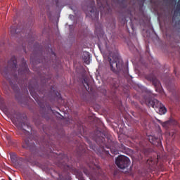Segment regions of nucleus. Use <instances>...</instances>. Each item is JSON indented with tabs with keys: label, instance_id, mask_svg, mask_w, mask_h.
Listing matches in <instances>:
<instances>
[{
	"label": "nucleus",
	"instance_id": "obj_1",
	"mask_svg": "<svg viewBox=\"0 0 180 180\" xmlns=\"http://www.w3.org/2000/svg\"><path fill=\"white\" fill-rule=\"evenodd\" d=\"M16 57L13 56L10 60L8 62L7 67L4 69L0 67V72L3 77H6L8 74H13V75H17V72L18 75H23L29 72V68H27V64L25 61V58H22L20 68L18 69V65L16 64Z\"/></svg>",
	"mask_w": 180,
	"mask_h": 180
},
{
	"label": "nucleus",
	"instance_id": "obj_2",
	"mask_svg": "<svg viewBox=\"0 0 180 180\" xmlns=\"http://www.w3.org/2000/svg\"><path fill=\"white\" fill-rule=\"evenodd\" d=\"M110 68L115 74H122L124 77L129 75V68L124 65L122 60L117 53H110L108 56Z\"/></svg>",
	"mask_w": 180,
	"mask_h": 180
},
{
	"label": "nucleus",
	"instance_id": "obj_3",
	"mask_svg": "<svg viewBox=\"0 0 180 180\" xmlns=\"http://www.w3.org/2000/svg\"><path fill=\"white\" fill-rule=\"evenodd\" d=\"M11 119L13 124H15L18 127V129H20V130H21L22 136L24 140L22 148H32V147H34V143H30V138L32 137V134L30 132L25 129V127L29 129V125L23 122H20L19 118L15 117V115H11Z\"/></svg>",
	"mask_w": 180,
	"mask_h": 180
},
{
	"label": "nucleus",
	"instance_id": "obj_4",
	"mask_svg": "<svg viewBox=\"0 0 180 180\" xmlns=\"http://www.w3.org/2000/svg\"><path fill=\"white\" fill-rule=\"evenodd\" d=\"M144 101L146 105L149 108L151 107L158 109L159 115H165L167 113V108L158 100L150 97H145Z\"/></svg>",
	"mask_w": 180,
	"mask_h": 180
},
{
	"label": "nucleus",
	"instance_id": "obj_5",
	"mask_svg": "<svg viewBox=\"0 0 180 180\" xmlns=\"http://www.w3.org/2000/svg\"><path fill=\"white\" fill-rule=\"evenodd\" d=\"M115 164L121 169H126L130 165V159L124 155H120L115 159Z\"/></svg>",
	"mask_w": 180,
	"mask_h": 180
},
{
	"label": "nucleus",
	"instance_id": "obj_6",
	"mask_svg": "<svg viewBox=\"0 0 180 180\" xmlns=\"http://www.w3.org/2000/svg\"><path fill=\"white\" fill-rule=\"evenodd\" d=\"M88 8L90 12L91 18H92V19H98L99 11H96V7H95V1H90V6H88Z\"/></svg>",
	"mask_w": 180,
	"mask_h": 180
},
{
	"label": "nucleus",
	"instance_id": "obj_7",
	"mask_svg": "<svg viewBox=\"0 0 180 180\" xmlns=\"http://www.w3.org/2000/svg\"><path fill=\"white\" fill-rule=\"evenodd\" d=\"M146 79L148 81H151V82L153 83V84L154 85V86L155 88H160L161 87V82H160L158 81V79H157V77H155V76L153 75H148L146 76Z\"/></svg>",
	"mask_w": 180,
	"mask_h": 180
},
{
	"label": "nucleus",
	"instance_id": "obj_8",
	"mask_svg": "<svg viewBox=\"0 0 180 180\" xmlns=\"http://www.w3.org/2000/svg\"><path fill=\"white\" fill-rule=\"evenodd\" d=\"M148 139L151 144H153V146H161V139H160L158 137L149 135L148 136Z\"/></svg>",
	"mask_w": 180,
	"mask_h": 180
},
{
	"label": "nucleus",
	"instance_id": "obj_9",
	"mask_svg": "<svg viewBox=\"0 0 180 180\" xmlns=\"http://www.w3.org/2000/svg\"><path fill=\"white\" fill-rule=\"evenodd\" d=\"M95 141L100 147H102V145L105 144V137L102 136V132L100 131L98 133V136L95 139Z\"/></svg>",
	"mask_w": 180,
	"mask_h": 180
},
{
	"label": "nucleus",
	"instance_id": "obj_10",
	"mask_svg": "<svg viewBox=\"0 0 180 180\" xmlns=\"http://www.w3.org/2000/svg\"><path fill=\"white\" fill-rule=\"evenodd\" d=\"M108 81L110 82L111 86L114 89H117V88L119 87V82L117 81V79L110 78Z\"/></svg>",
	"mask_w": 180,
	"mask_h": 180
},
{
	"label": "nucleus",
	"instance_id": "obj_11",
	"mask_svg": "<svg viewBox=\"0 0 180 180\" xmlns=\"http://www.w3.org/2000/svg\"><path fill=\"white\" fill-rule=\"evenodd\" d=\"M169 124H172L173 126H178V121L175 120H170L169 121H167L166 122H164L162 126L163 127H168Z\"/></svg>",
	"mask_w": 180,
	"mask_h": 180
},
{
	"label": "nucleus",
	"instance_id": "obj_12",
	"mask_svg": "<svg viewBox=\"0 0 180 180\" xmlns=\"http://www.w3.org/2000/svg\"><path fill=\"white\" fill-rule=\"evenodd\" d=\"M86 152V149L85 148V146H84V144H81L79 146L78 148L77 149V153L78 155H82L84 153Z\"/></svg>",
	"mask_w": 180,
	"mask_h": 180
},
{
	"label": "nucleus",
	"instance_id": "obj_13",
	"mask_svg": "<svg viewBox=\"0 0 180 180\" xmlns=\"http://www.w3.org/2000/svg\"><path fill=\"white\" fill-rule=\"evenodd\" d=\"M28 89L30 91V94L31 96H32V98H34V99H35V101H36V98H37V94L34 91V88H33V86L29 85Z\"/></svg>",
	"mask_w": 180,
	"mask_h": 180
},
{
	"label": "nucleus",
	"instance_id": "obj_14",
	"mask_svg": "<svg viewBox=\"0 0 180 180\" xmlns=\"http://www.w3.org/2000/svg\"><path fill=\"white\" fill-rule=\"evenodd\" d=\"M10 33L12 36H16V34H18V33H20V31H19L15 26H12L10 28Z\"/></svg>",
	"mask_w": 180,
	"mask_h": 180
},
{
	"label": "nucleus",
	"instance_id": "obj_15",
	"mask_svg": "<svg viewBox=\"0 0 180 180\" xmlns=\"http://www.w3.org/2000/svg\"><path fill=\"white\" fill-rule=\"evenodd\" d=\"M83 58L86 64H89V58H90L89 52H84Z\"/></svg>",
	"mask_w": 180,
	"mask_h": 180
},
{
	"label": "nucleus",
	"instance_id": "obj_16",
	"mask_svg": "<svg viewBox=\"0 0 180 180\" xmlns=\"http://www.w3.org/2000/svg\"><path fill=\"white\" fill-rule=\"evenodd\" d=\"M83 85L86 91H89V84L86 79H84L83 80Z\"/></svg>",
	"mask_w": 180,
	"mask_h": 180
},
{
	"label": "nucleus",
	"instance_id": "obj_17",
	"mask_svg": "<svg viewBox=\"0 0 180 180\" xmlns=\"http://www.w3.org/2000/svg\"><path fill=\"white\" fill-rule=\"evenodd\" d=\"M110 152L112 154H114L115 155L119 154V151H117V149L116 148H110Z\"/></svg>",
	"mask_w": 180,
	"mask_h": 180
},
{
	"label": "nucleus",
	"instance_id": "obj_18",
	"mask_svg": "<svg viewBox=\"0 0 180 180\" xmlns=\"http://www.w3.org/2000/svg\"><path fill=\"white\" fill-rule=\"evenodd\" d=\"M179 11H180V1H179V4L176 6V9L174 12V15H176V13H178V12H179Z\"/></svg>",
	"mask_w": 180,
	"mask_h": 180
},
{
	"label": "nucleus",
	"instance_id": "obj_19",
	"mask_svg": "<svg viewBox=\"0 0 180 180\" xmlns=\"http://www.w3.org/2000/svg\"><path fill=\"white\" fill-rule=\"evenodd\" d=\"M97 4H98V6H99V8L101 9H102V8H103V4H102V3H100L99 0H97Z\"/></svg>",
	"mask_w": 180,
	"mask_h": 180
},
{
	"label": "nucleus",
	"instance_id": "obj_20",
	"mask_svg": "<svg viewBox=\"0 0 180 180\" xmlns=\"http://www.w3.org/2000/svg\"><path fill=\"white\" fill-rule=\"evenodd\" d=\"M155 162H154V159L153 158H150V168H153V165H154Z\"/></svg>",
	"mask_w": 180,
	"mask_h": 180
},
{
	"label": "nucleus",
	"instance_id": "obj_21",
	"mask_svg": "<svg viewBox=\"0 0 180 180\" xmlns=\"http://www.w3.org/2000/svg\"><path fill=\"white\" fill-rule=\"evenodd\" d=\"M90 146V148H91V150H94V151H96V148L95 147V146L89 143Z\"/></svg>",
	"mask_w": 180,
	"mask_h": 180
},
{
	"label": "nucleus",
	"instance_id": "obj_22",
	"mask_svg": "<svg viewBox=\"0 0 180 180\" xmlns=\"http://www.w3.org/2000/svg\"><path fill=\"white\" fill-rule=\"evenodd\" d=\"M121 22H122V25H125L126 24V18H122Z\"/></svg>",
	"mask_w": 180,
	"mask_h": 180
},
{
	"label": "nucleus",
	"instance_id": "obj_23",
	"mask_svg": "<svg viewBox=\"0 0 180 180\" xmlns=\"http://www.w3.org/2000/svg\"><path fill=\"white\" fill-rule=\"evenodd\" d=\"M51 56H54V57H56V53H54L53 51L51 52Z\"/></svg>",
	"mask_w": 180,
	"mask_h": 180
},
{
	"label": "nucleus",
	"instance_id": "obj_24",
	"mask_svg": "<svg viewBox=\"0 0 180 180\" xmlns=\"http://www.w3.org/2000/svg\"><path fill=\"white\" fill-rule=\"evenodd\" d=\"M56 4L57 6H58V0L56 1Z\"/></svg>",
	"mask_w": 180,
	"mask_h": 180
},
{
	"label": "nucleus",
	"instance_id": "obj_25",
	"mask_svg": "<svg viewBox=\"0 0 180 180\" xmlns=\"http://www.w3.org/2000/svg\"><path fill=\"white\" fill-rule=\"evenodd\" d=\"M89 162H94V160L93 159H91Z\"/></svg>",
	"mask_w": 180,
	"mask_h": 180
},
{
	"label": "nucleus",
	"instance_id": "obj_26",
	"mask_svg": "<svg viewBox=\"0 0 180 180\" xmlns=\"http://www.w3.org/2000/svg\"><path fill=\"white\" fill-rule=\"evenodd\" d=\"M105 153V154H109V150H107Z\"/></svg>",
	"mask_w": 180,
	"mask_h": 180
},
{
	"label": "nucleus",
	"instance_id": "obj_27",
	"mask_svg": "<svg viewBox=\"0 0 180 180\" xmlns=\"http://www.w3.org/2000/svg\"><path fill=\"white\" fill-rule=\"evenodd\" d=\"M96 153H97V154H98V155H101V152L98 151Z\"/></svg>",
	"mask_w": 180,
	"mask_h": 180
},
{
	"label": "nucleus",
	"instance_id": "obj_28",
	"mask_svg": "<svg viewBox=\"0 0 180 180\" xmlns=\"http://www.w3.org/2000/svg\"><path fill=\"white\" fill-rule=\"evenodd\" d=\"M102 153H105V149L102 148Z\"/></svg>",
	"mask_w": 180,
	"mask_h": 180
},
{
	"label": "nucleus",
	"instance_id": "obj_29",
	"mask_svg": "<svg viewBox=\"0 0 180 180\" xmlns=\"http://www.w3.org/2000/svg\"><path fill=\"white\" fill-rule=\"evenodd\" d=\"M131 29H132V30H134V28L133 27H131Z\"/></svg>",
	"mask_w": 180,
	"mask_h": 180
},
{
	"label": "nucleus",
	"instance_id": "obj_30",
	"mask_svg": "<svg viewBox=\"0 0 180 180\" xmlns=\"http://www.w3.org/2000/svg\"><path fill=\"white\" fill-rule=\"evenodd\" d=\"M24 51H26V48H24Z\"/></svg>",
	"mask_w": 180,
	"mask_h": 180
},
{
	"label": "nucleus",
	"instance_id": "obj_31",
	"mask_svg": "<svg viewBox=\"0 0 180 180\" xmlns=\"http://www.w3.org/2000/svg\"><path fill=\"white\" fill-rule=\"evenodd\" d=\"M1 96H0V101H1Z\"/></svg>",
	"mask_w": 180,
	"mask_h": 180
}]
</instances>
